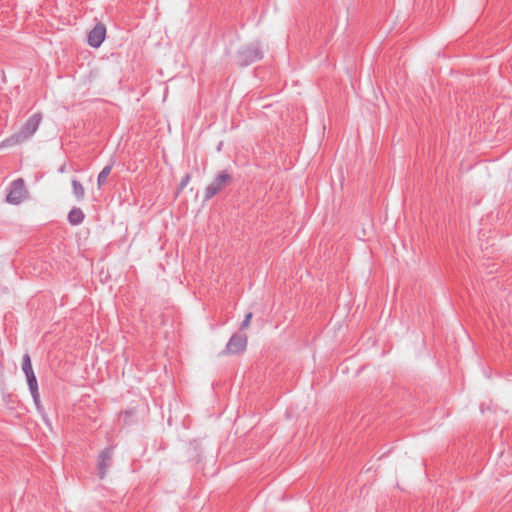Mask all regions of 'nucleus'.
Wrapping results in <instances>:
<instances>
[{"label": "nucleus", "mask_w": 512, "mask_h": 512, "mask_svg": "<svg viewBox=\"0 0 512 512\" xmlns=\"http://www.w3.org/2000/svg\"><path fill=\"white\" fill-rule=\"evenodd\" d=\"M84 219L85 214L81 210V208L74 207L68 213V222L73 226L81 224L84 221Z\"/></svg>", "instance_id": "obj_9"}, {"label": "nucleus", "mask_w": 512, "mask_h": 512, "mask_svg": "<svg viewBox=\"0 0 512 512\" xmlns=\"http://www.w3.org/2000/svg\"><path fill=\"white\" fill-rule=\"evenodd\" d=\"M28 383V387L33 398L34 403L39 408L40 406V395L38 391V382L35 373L25 375Z\"/></svg>", "instance_id": "obj_8"}, {"label": "nucleus", "mask_w": 512, "mask_h": 512, "mask_svg": "<svg viewBox=\"0 0 512 512\" xmlns=\"http://www.w3.org/2000/svg\"><path fill=\"white\" fill-rule=\"evenodd\" d=\"M106 36V27L103 23H97L93 29L88 33L87 42L93 48L101 46Z\"/></svg>", "instance_id": "obj_7"}, {"label": "nucleus", "mask_w": 512, "mask_h": 512, "mask_svg": "<svg viewBox=\"0 0 512 512\" xmlns=\"http://www.w3.org/2000/svg\"><path fill=\"white\" fill-rule=\"evenodd\" d=\"M72 192L77 201H82L85 197V189L83 185L76 179L71 181Z\"/></svg>", "instance_id": "obj_10"}, {"label": "nucleus", "mask_w": 512, "mask_h": 512, "mask_svg": "<svg viewBox=\"0 0 512 512\" xmlns=\"http://www.w3.org/2000/svg\"><path fill=\"white\" fill-rule=\"evenodd\" d=\"M42 121V114L37 112L33 114L22 126L19 132L6 138L3 142V146H14L22 143L23 141L32 137L38 130L39 125Z\"/></svg>", "instance_id": "obj_1"}, {"label": "nucleus", "mask_w": 512, "mask_h": 512, "mask_svg": "<svg viewBox=\"0 0 512 512\" xmlns=\"http://www.w3.org/2000/svg\"><path fill=\"white\" fill-rule=\"evenodd\" d=\"M190 179H191V175L190 174H186L182 178V180H181V182L179 184V187H178L176 195H179L183 191V189L188 185Z\"/></svg>", "instance_id": "obj_13"}, {"label": "nucleus", "mask_w": 512, "mask_h": 512, "mask_svg": "<svg viewBox=\"0 0 512 512\" xmlns=\"http://www.w3.org/2000/svg\"><path fill=\"white\" fill-rule=\"evenodd\" d=\"M251 318H252V313L251 312L247 313L244 320L241 323V326H240L241 330H245L249 327Z\"/></svg>", "instance_id": "obj_14"}, {"label": "nucleus", "mask_w": 512, "mask_h": 512, "mask_svg": "<svg viewBox=\"0 0 512 512\" xmlns=\"http://www.w3.org/2000/svg\"><path fill=\"white\" fill-rule=\"evenodd\" d=\"M263 58V51L258 43H252L241 47L236 55L239 67L249 66Z\"/></svg>", "instance_id": "obj_3"}, {"label": "nucleus", "mask_w": 512, "mask_h": 512, "mask_svg": "<svg viewBox=\"0 0 512 512\" xmlns=\"http://www.w3.org/2000/svg\"><path fill=\"white\" fill-rule=\"evenodd\" d=\"M113 168V163L106 165L97 177V186L101 188L107 181L108 176L110 175Z\"/></svg>", "instance_id": "obj_11"}, {"label": "nucleus", "mask_w": 512, "mask_h": 512, "mask_svg": "<svg viewBox=\"0 0 512 512\" xmlns=\"http://www.w3.org/2000/svg\"><path fill=\"white\" fill-rule=\"evenodd\" d=\"M59 171H60L61 173H63V172L65 171V165H62V166L59 168Z\"/></svg>", "instance_id": "obj_15"}, {"label": "nucleus", "mask_w": 512, "mask_h": 512, "mask_svg": "<svg viewBox=\"0 0 512 512\" xmlns=\"http://www.w3.org/2000/svg\"><path fill=\"white\" fill-rule=\"evenodd\" d=\"M27 191L23 179L19 178L14 180L9 187V192L6 196L7 202L11 204H19L26 197Z\"/></svg>", "instance_id": "obj_6"}, {"label": "nucleus", "mask_w": 512, "mask_h": 512, "mask_svg": "<svg viewBox=\"0 0 512 512\" xmlns=\"http://www.w3.org/2000/svg\"><path fill=\"white\" fill-rule=\"evenodd\" d=\"M114 449L115 446L110 445L101 450L98 455L97 470L100 479L106 476L108 469L112 466Z\"/></svg>", "instance_id": "obj_5"}, {"label": "nucleus", "mask_w": 512, "mask_h": 512, "mask_svg": "<svg viewBox=\"0 0 512 512\" xmlns=\"http://www.w3.org/2000/svg\"><path fill=\"white\" fill-rule=\"evenodd\" d=\"M233 183V176L227 170L220 171L205 188L204 201H209Z\"/></svg>", "instance_id": "obj_2"}, {"label": "nucleus", "mask_w": 512, "mask_h": 512, "mask_svg": "<svg viewBox=\"0 0 512 512\" xmlns=\"http://www.w3.org/2000/svg\"><path fill=\"white\" fill-rule=\"evenodd\" d=\"M22 369H23V372L25 373V375L34 373L33 368H32L31 358L28 353H25L23 355Z\"/></svg>", "instance_id": "obj_12"}, {"label": "nucleus", "mask_w": 512, "mask_h": 512, "mask_svg": "<svg viewBox=\"0 0 512 512\" xmlns=\"http://www.w3.org/2000/svg\"><path fill=\"white\" fill-rule=\"evenodd\" d=\"M247 346V335L245 333H234L226 344L225 349L221 352L222 355L227 354H240L245 351Z\"/></svg>", "instance_id": "obj_4"}]
</instances>
